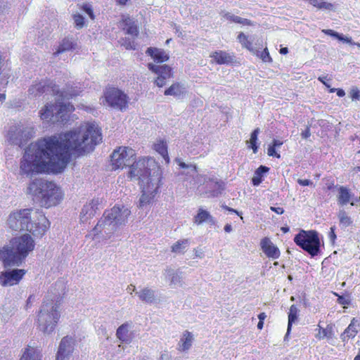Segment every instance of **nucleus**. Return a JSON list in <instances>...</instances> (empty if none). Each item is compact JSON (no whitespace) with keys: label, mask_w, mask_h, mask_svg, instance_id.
I'll return each instance as SVG.
<instances>
[{"label":"nucleus","mask_w":360,"mask_h":360,"mask_svg":"<svg viewBox=\"0 0 360 360\" xmlns=\"http://www.w3.org/2000/svg\"><path fill=\"white\" fill-rule=\"evenodd\" d=\"M101 141V130L94 123H87L82 133L74 130L38 139L26 148L20 164V174L60 172L72 155L80 156L91 151Z\"/></svg>","instance_id":"obj_1"},{"label":"nucleus","mask_w":360,"mask_h":360,"mask_svg":"<svg viewBox=\"0 0 360 360\" xmlns=\"http://www.w3.org/2000/svg\"><path fill=\"white\" fill-rule=\"evenodd\" d=\"M129 177L136 179L141 188L139 207L150 204L162 185V170L153 158L134 160L130 165Z\"/></svg>","instance_id":"obj_2"},{"label":"nucleus","mask_w":360,"mask_h":360,"mask_svg":"<svg viewBox=\"0 0 360 360\" xmlns=\"http://www.w3.org/2000/svg\"><path fill=\"white\" fill-rule=\"evenodd\" d=\"M67 283L58 280L49 289L37 315L38 326L43 333H51L59 320L58 308L66 293Z\"/></svg>","instance_id":"obj_3"},{"label":"nucleus","mask_w":360,"mask_h":360,"mask_svg":"<svg viewBox=\"0 0 360 360\" xmlns=\"http://www.w3.org/2000/svg\"><path fill=\"white\" fill-rule=\"evenodd\" d=\"M7 224L15 231L27 230L35 237H42L50 227L45 214L32 208L22 209L10 213Z\"/></svg>","instance_id":"obj_4"},{"label":"nucleus","mask_w":360,"mask_h":360,"mask_svg":"<svg viewBox=\"0 0 360 360\" xmlns=\"http://www.w3.org/2000/svg\"><path fill=\"white\" fill-rule=\"evenodd\" d=\"M35 248V242L29 233L13 237L9 245L0 250V261L4 267L20 265Z\"/></svg>","instance_id":"obj_5"},{"label":"nucleus","mask_w":360,"mask_h":360,"mask_svg":"<svg viewBox=\"0 0 360 360\" xmlns=\"http://www.w3.org/2000/svg\"><path fill=\"white\" fill-rule=\"evenodd\" d=\"M28 192L46 208L57 205L63 197L59 187L43 179L33 180L28 186Z\"/></svg>","instance_id":"obj_6"},{"label":"nucleus","mask_w":360,"mask_h":360,"mask_svg":"<svg viewBox=\"0 0 360 360\" xmlns=\"http://www.w3.org/2000/svg\"><path fill=\"white\" fill-rule=\"evenodd\" d=\"M28 95L32 98H37L44 94H51L53 96L59 95L65 98H73L79 95L81 91L77 87L68 84L66 88L60 94L54 81L45 78L35 80L28 89Z\"/></svg>","instance_id":"obj_7"},{"label":"nucleus","mask_w":360,"mask_h":360,"mask_svg":"<svg viewBox=\"0 0 360 360\" xmlns=\"http://www.w3.org/2000/svg\"><path fill=\"white\" fill-rule=\"evenodd\" d=\"M295 243L311 257L317 256L321 252L319 233L315 230H300L293 239Z\"/></svg>","instance_id":"obj_8"},{"label":"nucleus","mask_w":360,"mask_h":360,"mask_svg":"<svg viewBox=\"0 0 360 360\" xmlns=\"http://www.w3.org/2000/svg\"><path fill=\"white\" fill-rule=\"evenodd\" d=\"M114 169H124L136 160L135 150L128 146H120L114 150L110 155Z\"/></svg>","instance_id":"obj_9"},{"label":"nucleus","mask_w":360,"mask_h":360,"mask_svg":"<svg viewBox=\"0 0 360 360\" xmlns=\"http://www.w3.org/2000/svg\"><path fill=\"white\" fill-rule=\"evenodd\" d=\"M131 214V211L124 205H115L111 210H107L103 214L104 221H98L94 230H97L104 223L109 222V224L122 225L125 224L128 217Z\"/></svg>","instance_id":"obj_10"},{"label":"nucleus","mask_w":360,"mask_h":360,"mask_svg":"<svg viewBox=\"0 0 360 360\" xmlns=\"http://www.w3.org/2000/svg\"><path fill=\"white\" fill-rule=\"evenodd\" d=\"M105 102L114 108L122 110L128 105V99L126 94L121 90L113 86H108L104 92Z\"/></svg>","instance_id":"obj_11"},{"label":"nucleus","mask_w":360,"mask_h":360,"mask_svg":"<svg viewBox=\"0 0 360 360\" xmlns=\"http://www.w3.org/2000/svg\"><path fill=\"white\" fill-rule=\"evenodd\" d=\"M25 269H13L0 273V285L3 287L17 285L25 275Z\"/></svg>","instance_id":"obj_12"},{"label":"nucleus","mask_w":360,"mask_h":360,"mask_svg":"<svg viewBox=\"0 0 360 360\" xmlns=\"http://www.w3.org/2000/svg\"><path fill=\"white\" fill-rule=\"evenodd\" d=\"M148 68L153 72L158 75L155 79V84L158 87H162L166 84V80L172 77V70L167 65H155L153 63L148 64Z\"/></svg>","instance_id":"obj_13"},{"label":"nucleus","mask_w":360,"mask_h":360,"mask_svg":"<svg viewBox=\"0 0 360 360\" xmlns=\"http://www.w3.org/2000/svg\"><path fill=\"white\" fill-rule=\"evenodd\" d=\"M74 345L71 337H63L59 344L56 360L68 359L74 351Z\"/></svg>","instance_id":"obj_14"},{"label":"nucleus","mask_w":360,"mask_h":360,"mask_svg":"<svg viewBox=\"0 0 360 360\" xmlns=\"http://www.w3.org/2000/svg\"><path fill=\"white\" fill-rule=\"evenodd\" d=\"M120 27L126 34L131 35L132 38H136L139 34V27L133 18L129 15H122L120 22Z\"/></svg>","instance_id":"obj_15"},{"label":"nucleus","mask_w":360,"mask_h":360,"mask_svg":"<svg viewBox=\"0 0 360 360\" xmlns=\"http://www.w3.org/2000/svg\"><path fill=\"white\" fill-rule=\"evenodd\" d=\"M260 248L265 255L269 259H276L281 256L280 250L268 237L261 239Z\"/></svg>","instance_id":"obj_16"},{"label":"nucleus","mask_w":360,"mask_h":360,"mask_svg":"<svg viewBox=\"0 0 360 360\" xmlns=\"http://www.w3.org/2000/svg\"><path fill=\"white\" fill-rule=\"evenodd\" d=\"M210 56L217 65H232L236 63L234 54H230L224 51H213Z\"/></svg>","instance_id":"obj_17"},{"label":"nucleus","mask_w":360,"mask_h":360,"mask_svg":"<svg viewBox=\"0 0 360 360\" xmlns=\"http://www.w3.org/2000/svg\"><path fill=\"white\" fill-rule=\"evenodd\" d=\"M74 110L75 107L71 103H59L57 105V112L55 113V121L63 122L67 120Z\"/></svg>","instance_id":"obj_18"},{"label":"nucleus","mask_w":360,"mask_h":360,"mask_svg":"<svg viewBox=\"0 0 360 360\" xmlns=\"http://www.w3.org/2000/svg\"><path fill=\"white\" fill-rule=\"evenodd\" d=\"M130 324L128 322L122 323L116 331L117 338L122 343L129 344L132 341V333L129 330Z\"/></svg>","instance_id":"obj_19"},{"label":"nucleus","mask_w":360,"mask_h":360,"mask_svg":"<svg viewBox=\"0 0 360 360\" xmlns=\"http://www.w3.org/2000/svg\"><path fill=\"white\" fill-rule=\"evenodd\" d=\"M146 53L157 63L166 62L169 58V55L163 49L155 47L148 48Z\"/></svg>","instance_id":"obj_20"},{"label":"nucleus","mask_w":360,"mask_h":360,"mask_svg":"<svg viewBox=\"0 0 360 360\" xmlns=\"http://www.w3.org/2000/svg\"><path fill=\"white\" fill-rule=\"evenodd\" d=\"M206 184L207 187L210 188V193L212 196H217L224 189L225 184L221 180L209 179Z\"/></svg>","instance_id":"obj_21"},{"label":"nucleus","mask_w":360,"mask_h":360,"mask_svg":"<svg viewBox=\"0 0 360 360\" xmlns=\"http://www.w3.org/2000/svg\"><path fill=\"white\" fill-rule=\"evenodd\" d=\"M352 194L349 188L345 186H340L338 188V202L339 205L344 206L350 203L354 205V202H350Z\"/></svg>","instance_id":"obj_22"},{"label":"nucleus","mask_w":360,"mask_h":360,"mask_svg":"<svg viewBox=\"0 0 360 360\" xmlns=\"http://www.w3.org/2000/svg\"><path fill=\"white\" fill-rule=\"evenodd\" d=\"M193 340V338L191 333L188 330H185L183 333V335L180 339L179 342L178 349L180 352L188 351L192 345Z\"/></svg>","instance_id":"obj_23"},{"label":"nucleus","mask_w":360,"mask_h":360,"mask_svg":"<svg viewBox=\"0 0 360 360\" xmlns=\"http://www.w3.org/2000/svg\"><path fill=\"white\" fill-rule=\"evenodd\" d=\"M76 44L70 38L65 37L60 42L58 48L53 53L55 56H58L65 51L75 49Z\"/></svg>","instance_id":"obj_24"},{"label":"nucleus","mask_w":360,"mask_h":360,"mask_svg":"<svg viewBox=\"0 0 360 360\" xmlns=\"http://www.w3.org/2000/svg\"><path fill=\"white\" fill-rule=\"evenodd\" d=\"M319 331L316 335V338L318 340H323L324 338L331 339L334 336V327L335 325L333 323L328 324L326 328H322L318 325Z\"/></svg>","instance_id":"obj_25"},{"label":"nucleus","mask_w":360,"mask_h":360,"mask_svg":"<svg viewBox=\"0 0 360 360\" xmlns=\"http://www.w3.org/2000/svg\"><path fill=\"white\" fill-rule=\"evenodd\" d=\"M153 149L162 155L166 164L169 163V157L168 155L167 145L166 141L163 140H159L156 143L154 144Z\"/></svg>","instance_id":"obj_26"},{"label":"nucleus","mask_w":360,"mask_h":360,"mask_svg":"<svg viewBox=\"0 0 360 360\" xmlns=\"http://www.w3.org/2000/svg\"><path fill=\"white\" fill-rule=\"evenodd\" d=\"M356 325L359 326L358 321L353 318L351 321V323L347 326V328L345 330L344 333L341 335L342 339L345 340L346 336L348 339L354 338L358 330L356 329Z\"/></svg>","instance_id":"obj_27"},{"label":"nucleus","mask_w":360,"mask_h":360,"mask_svg":"<svg viewBox=\"0 0 360 360\" xmlns=\"http://www.w3.org/2000/svg\"><path fill=\"white\" fill-rule=\"evenodd\" d=\"M53 105L46 103L39 111V117L42 120L51 121L55 117L53 111Z\"/></svg>","instance_id":"obj_28"},{"label":"nucleus","mask_w":360,"mask_h":360,"mask_svg":"<svg viewBox=\"0 0 360 360\" xmlns=\"http://www.w3.org/2000/svg\"><path fill=\"white\" fill-rule=\"evenodd\" d=\"M299 309L295 304H292L290 307L288 312V323L287 333H289L291 330L292 323H294L298 319Z\"/></svg>","instance_id":"obj_29"},{"label":"nucleus","mask_w":360,"mask_h":360,"mask_svg":"<svg viewBox=\"0 0 360 360\" xmlns=\"http://www.w3.org/2000/svg\"><path fill=\"white\" fill-rule=\"evenodd\" d=\"M184 93V87L182 85L179 83L176 82L172 84L169 88H167L164 94L165 96H180Z\"/></svg>","instance_id":"obj_30"},{"label":"nucleus","mask_w":360,"mask_h":360,"mask_svg":"<svg viewBox=\"0 0 360 360\" xmlns=\"http://www.w3.org/2000/svg\"><path fill=\"white\" fill-rule=\"evenodd\" d=\"M259 134V129L256 128L254 129L251 134L250 140L247 141L248 147L249 148H251L254 153H256L258 150V146H257V139H258V134Z\"/></svg>","instance_id":"obj_31"},{"label":"nucleus","mask_w":360,"mask_h":360,"mask_svg":"<svg viewBox=\"0 0 360 360\" xmlns=\"http://www.w3.org/2000/svg\"><path fill=\"white\" fill-rule=\"evenodd\" d=\"M139 297L143 302L151 303L155 300L154 291L149 288H143L139 292Z\"/></svg>","instance_id":"obj_32"},{"label":"nucleus","mask_w":360,"mask_h":360,"mask_svg":"<svg viewBox=\"0 0 360 360\" xmlns=\"http://www.w3.org/2000/svg\"><path fill=\"white\" fill-rule=\"evenodd\" d=\"M20 360H41L36 349L29 347L26 349Z\"/></svg>","instance_id":"obj_33"},{"label":"nucleus","mask_w":360,"mask_h":360,"mask_svg":"<svg viewBox=\"0 0 360 360\" xmlns=\"http://www.w3.org/2000/svg\"><path fill=\"white\" fill-rule=\"evenodd\" d=\"M224 17L227 20H229L231 22H236V23L242 24V25H248V26H251L253 25L252 22L250 20L247 19V18H240L237 15H229V13H226Z\"/></svg>","instance_id":"obj_34"},{"label":"nucleus","mask_w":360,"mask_h":360,"mask_svg":"<svg viewBox=\"0 0 360 360\" xmlns=\"http://www.w3.org/2000/svg\"><path fill=\"white\" fill-rule=\"evenodd\" d=\"M211 218L212 217L207 211L200 208L194 217V222L197 224H200Z\"/></svg>","instance_id":"obj_35"},{"label":"nucleus","mask_w":360,"mask_h":360,"mask_svg":"<svg viewBox=\"0 0 360 360\" xmlns=\"http://www.w3.org/2000/svg\"><path fill=\"white\" fill-rule=\"evenodd\" d=\"M237 39L244 48L247 49L250 51L254 52L252 42L243 32H240Z\"/></svg>","instance_id":"obj_36"},{"label":"nucleus","mask_w":360,"mask_h":360,"mask_svg":"<svg viewBox=\"0 0 360 360\" xmlns=\"http://www.w3.org/2000/svg\"><path fill=\"white\" fill-rule=\"evenodd\" d=\"M188 244V239H183L176 241L171 247L172 252H181L185 249L186 246Z\"/></svg>","instance_id":"obj_37"},{"label":"nucleus","mask_w":360,"mask_h":360,"mask_svg":"<svg viewBox=\"0 0 360 360\" xmlns=\"http://www.w3.org/2000/svg\"><path fill=\"white\" fill-rule=\"evenodd\" d=\"M122 46H123L127 50H135L136 47V43L134 39H131L129 38H124L122 39Z\"/></svg>","instance_id":"obj_38"},{"label":"nucleus","mask_w":360,"mask_h":360,"mask_svg":"<svg viewBox=\"0 0 360 360\" xmlns=\"http://www.w3.org/2000/svg\"><path fill=\"white\" fill-rule=\"evenodd\" d=\"M259 56L264 63H272L273 61L267 48H265Z\"/></svg>","instance_id":"obj_39"},{"label":"nucleus","mask_w":360,"mask_h":360,"mask_svg":"<svg viewBox=\"0 0 360 360\" xmlns=\"http://www.w3.org/2000/svg\"><path fill=\"white\" fill-rule=\"evenodd\" d=\"M349 96L352 101L360 99V91L357 87H353L349 91Z\"/></svg>","instance_id":"obj_40"},{"label":"nucleus","mask_w":360,"mask_h":360,"mask_svg":"<svg viewBox=\"0 0 360 360\" xmlns=\"http://www.w3.org/2000/svg\"><path fill=\"white\" fill-rule=\"evenodd\" d=\"M75 23L77 28H82L84 24V18L80 14L75 15L74 16Z\"/></svg>","instance_id":"obj_41"},{"label":"nucleus","mask_w":360,"mask_h":360,"mask_svg":"<svg viewBox=\"0 0 360 360\" xmlns=\"http://www.w3.org/2000/svg\"><path fill=\"white\" fill-rule=\"evenodd\" d=\"M267 154L269 156L276 157L277 158H281V155L276 151V147H274L271 144L268 147Z\"/></svg>","instance_id":"obj_42"},{"label":"nucleus","mask_w":360,"mask_h":360,"mask_svg":"<svg viewBox=\"0 0 360 360\" xmlns=\"http://www.w3.org/2000/svg\"><path fill=\"white\" fill-rule=\"evenodd\" d=\"M322 32L326 34H327V35L333 37H335L336 39H340V34L338 32H335L333 30L324 29V30H322Z\"/></svg>","instance_id":"obj_43"},{"label":"nucleus","mask_w":360,"mask_h":360,"mask_svg":"<svg viewBox=\"0 0 360 360\" xmlns=\"http://www.w3.org/2000/svg\"><path fill=\"white\" fill-rule=\"evenodd\" d=\"M322 32L326 34H327V35L333 37H335L336 39H340V34L338 32H335L333 30L324 29V30H322Z\"/></svg>","instance_id":"obj_44"},{"label":"nucleus","mask_w":360,"mask_h":360,"mask_svg":"<svg viewBox=\"0 0 360 360\" xmlns=\"http://www.w3.org/2000/svg\"><path fill=\"white\" fill-rule=\"evenodd\" d=\"M269 170V168L266 167V166H264V165H261L259 166L255 171V174H257L259 176H262V174L263 173H266Z\"/></svg>","instance_id":"obj_45"},{"label":"nucleus","mask_w":360,"mask_h":360,"mask_svg":"<svg viewBox=\"0 0 360 360\" xmlns=\"http://www.w3.org/2000/svg\"><path fill=\"white\" fill-rule=\"evenodd\" d=\"M262 181V176H259L255 174V176L252 179V184L254 186L259 185Z\"/></svg>","instance_id":"obj_46"},{"label":"nucleus","mask_w":360,"mask_h":360,"mask_svg":"<svg viewBox=\"0 0 360 360\" xmlns=\"http://www.w3.org/2000/svg\"><path fill=\"white\" fill-rule=\"evenodd\" d=\"M335 295L338 296V302L340 304H342V305H348L349 304V300H347V298H345V297L342 296V295H338V294L335 293Z\"/></svg>","instance_id":"obj_47"},{"label":"nucleus","mask_w":360,"mask_h":360,"mask_svg":"<svg viewBox=\"0 0 360 360\" xmlns=\"http://www.w3.org/2000/svg\"><path fill=\"white\" fill-rule=\"evenodd\" d=\"M340 221L344 224L349 225L351 224V219L343 213V214L340 217Z\"/></svg>","instance_id":"obj_48"},{"label":"nucleus","mask_w":360,"mask_h":360,"mask_svg":"<svg viewBox=\"0 0 360 360\" xmlns=\"http://www.w3.org/2000/svg\"><path fill=\"white\" fill-rule=\"evenodd\" d=\"M83 10L89 15L91 19L94 18V12L91 7L87 5H84Z\"/></svg>","instance_id":"obj_49"},{"label":"nucleus","mask_w":360,"mask_h":360,"mask_svg":"<svg viewBox=\"0 0 360 360\" xmlns=\"http://www.w3.org/2000/svg\"><path fill=\"white\" fill-rule=\"evenodd\" d=\"M297 183L300 186H311V185L313 184V182L311 180H309V179H299L297 180Z\"/></svg>","instance_id":"obj_50"},{"label":"nucleus","mask_w":360,"mask_h":360,"mask_svg":"<svg viewBox=\"0 0 360 360\" xmlns=\"http://www.w3.org/2000/svg\"><path fill=\"white\" fill-rule=\"evenodd\" d=\"M270 210L271 211L276 212L278 214H282L284 213V209L283 207H271Z\"/></svg>","instance_id":"obj_51"},{"label":"nucleus","mask_w":360,"mask_h":360,"mask_svg":"<svg viewBox=\"0 0 360 360\" xmlns=\"http://www.w3.org/2000/svg\"><path fill=\"white\" fill-rule=\"evenodd\" d=\"M222 208L225 210L230 212L235 213L238 216L240 215V213L238 210H236L233 208L229 207L227 205H222Z\"/></svg>","instance_id":"obj_52"},{"label":"nucleus","mask_w":360,"mask_h":360,"mask_svg":"<svg viewBox=\"0 0 360 360\" xmlns=\"http://www.w3.org/2000/svg\"><path fill=\"white\" fill-rule=\"evenodd\" d=\"M180 281H181L180 276L177 274H174L172 277V279H171V283L173 284H175L176 283L180 282Z\"/></svg>","instance_id":"obj_53"},{"label":"nucleus","mask_w":360,"mask_h":360,"mask_svg":"<svg viewBox=\"0 0 360 360\" xmlns=\"http://www.w3.org/2000/svg\"><path fill=\"white\" fill-rule=\"evenodd\" d=\"M340 39H338V40H340L341 41H343V42H346L347 44H353L354 45V42L352 41L351 38L345 37L342 36L340 34Z\"/></svg>","instance_id":"obj_54"},{"label":"nucleus","mask_w":360,"mask_h":360,"mask_svg":"<svg viewBox=\"0 0 360 360\" xmlns=\"http://www.w3.org/2000/svg\"><path fill=\"white\" fill-rule=\"evenodd\" d=\"M310 129L309 127H307L304 131L302 132V136L304 139H307L310 136Z\"/></svg>","instance_id":"obj_55"},{"label":"nucleus","mask_w":360,"mask_h":360,"mask_svg":"<svg viewBox=\"0 0 360 360\" xmlns=\"http://www.w3.org/2000/svg\"><path fill=\"white\" fill-rule=\"evenodd\" d=\"M330 239L334 241L336 238V235L335 233V227L333 226L330 228Z\"/></svg>","instance_id":"obj_56"},{"label":"nucleus","mask_w":360,"mask_h":360,"mask_svg":"<svg viewBox=\"0 0 360 360\" xmlns=\"http://www.w3.org/2000/svg\"><path fill=\"white\" fill-rule=\"evenodd\" d=\"M283 141L274 139L272 141V143H271V145H272L274 147L276 148V147L281 146V145H283Z\"/></svg>","instance_id":"obj_57"},{"label":"nucleus","mask_w":360,"mask_h":360,"mask_svg":"<svg viewBox=\"0 0 360 360\" xmlns=\"http://www.w3.org/2000/svg\"><path fill=\"white\" fill-rule=\"evenodd\" d=\"M14 134H15V131H11L10 130L8 131V139L10 141H14V139H17V136L16 137H14Z\"/></svg>","instance_id":"obj_58"},{"label":"nucleus","mask_w":360,"mask_h":360,"mask_svg":"<svg viewBox=\"0 0 360 360\" xmlns=\"http://www.w3.org/2000/svg\"><path fill=\"white\" fill-rule=\"evenodd\" d=\"M335 92L339 97H343L345 95V91L342 89H337Z\"/></svg>","instance_id":"obj_59"},{"label":"nucleus","mask_w":360,"mask_h":360,"mask_svg":"<svg viewBox=\"0 0 360 360\" xmlns=\"http://www.w3.org/2000/svg\"><path fill=\"white\" fill-rule=\"evenodd\" d=\"M266 318V315L264 312H262L258 315L259 321H264V320Z\"/></svg>","instance_id":"obj_60"},{"label":"nucleus","mask_w":360,"mask_h":360,"mask_svg":"<svg viewBox=\"0 0 360 360\" xmlns=\"http://www.w3.org/2000/svg\"><path fill=\"white\" fill-rule=\"evenodd\" d=\"M231 230H232V226H231V225L230 224H227L225 225L224 231L226 232L229 233V232L231 231Z\"/></svg>","instance_id":"obj_61"},{"label":"nucleus","mask_w":360,"mask_h":360,"mask_svg":"<svg viewBox=\"0 0 360 360\" xmlns=\"http://www.w3.org/2000/svg\"><path fill=\"white\" fill-rule=\"evenodd\" d=\"M335 187L334 181H332L330 183L327 184V190L330 191Z\"/></svg>","instance_id":"obj_62"},{"label":"nucleus","mask_w":360,"mask_h":360,"mask_svg":"<svg viewBox=\"0 0 360 360\" xmlns=\"http://www.w3.org/2000/svg\"><path fill=\"white\" fill-rule=\"evenodd\" d=\"M279 52L281 54L285 55L288 53V49L287 47L281 48Z\"/></svg>","instance_id":"obj_63"},{"label":"nucleus","mask_w":360,"mask_h":360,"mask_svg":"<svg viewBox=\"0 0 360 360\" xmlns=\"http://www.w3.org/2000/svg\"><path fill=\"white\" fill-rule=\"evenodd\" d=\"M178 162H179V166L181 168L186 169V168H188V167L186 163L181 162L180 160H178Z\"/></svg>","instance_id":"obj_64"}]
</instances>
